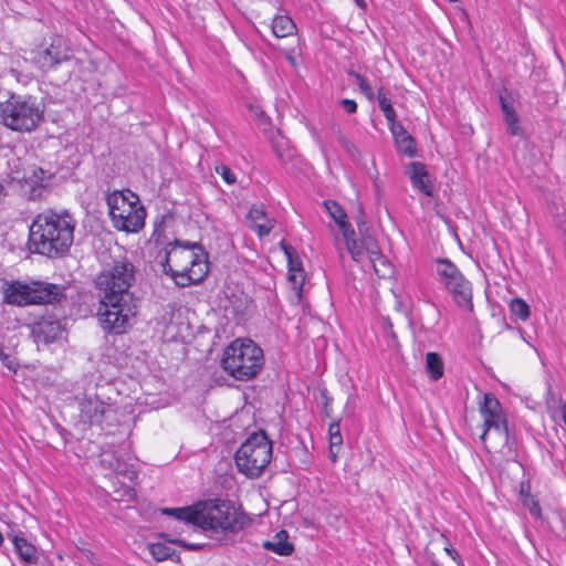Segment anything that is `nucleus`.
Masks as SVG:
<instances>
[{
  "label": "nucleus",
  "instance_id": "f257e3e1",
  "mask_svg": "<svg viewBox=\"0 0 566 566\" xmlns=\"http://www.w3.org/2000/svg\"><path fill=\"white\" fill-rule=\"evenodd\" d=\"M75 227L76 220L67 210H44L31 223L30 251L51 259L65 255L73 244Z\"/></svg>",
  "mask_w": 566,
  "mask_h": 566
},
{
  "label": "nucleus",
  "instance_id": "f03ea898",
  "mask_svg": "<svg viewBox=\"0 0 566 566\" xmlns=\"http://www.w3.org/2000/svg\"><path fill=\"white\" fill-rule=\"evenodd\" d=\"M163 266L177 285L198 284L208 274L207 253L199 243L175 240L166 248Z\"/></svg>",
  "mask_w": 566,
  "mask_h": 566
},
{
  "label": "nucleus",
  "instance_id": "7ed1b4c3",
  "mask_svg": "<svg viewBox=\"0 0 566 566\" xmlns=\"http://www.w3.org/2000/svg\"><path fill=\"white\" fill-rule=\"evenodd\" d=\"M264 363L263 350L251 339H235L223 352L222 367L242 381L254 378Z\"/></svg>",
  "mask_w": 566,
  "mask_h": 566
},
{
  "label": "nucleus",
  "instance_id": "20e7f679",
  "mask_svg": "<svg viewBox=\"0 0 566 566\" xmlns=\"http://www.w3.org/2000/svg\"><path fill=\"white\" fill-rule=\"evenodd\" d=\"M43 108L36 98L30 95L11 94L0 104L2 124L15 132L30 133L43 119Z\"/></svg>",
  "mask_w": 566,
  "mask_h": 566
},
{
  "label": "nucleus",
  "instance_id": "39448f33",
  "mask_svg": "<svg viewBox=\"0 0 566 566\" xmlns=\"http://www.w3.org/2000/svg\"><path fill=\"white\" fill-rule=\"evenodd\" d=\"M106 202L113 226L117 230L137 232L144 227L146 211L133 191H114L107 196Z\"/></svg>",
  "mask_w": 566,
  "mask_h": 566
},
{
  "label": "nucleus",
  "instance_id": "423d86ee",
  "mask_svg": "<svg viewBox=\"0 0 566 566\" xmlns=\"http://www.w3.org/2000/svg\"><path fill=\"white\" fill-rule=\"evenodd\" d=\"M245 524V516L226 501L210 500L197 504L196 526L202 530L238 532Z\"/></svg>",
  "mask_w": 566,
  "mask_h": 566
},
{
  "label": "nucleus",
  "instance_id": "0eeeda50",
  "mask_svg": "<svg viewBox=\"0 0 566 566\" xmlns=\"http://www.w3.org/2000/svg\"><path fill=\"white\" fill-rule=\"evenodd\" d=\"M64 297L63 286L45 282L23 284L15 281L7 284L3 290L4 302L17 306L52 304L61 302Z\"/></svg>",
  "mask_w": 566,
  "mask_h": 566
},
{
  "label": "nucleus",
  "instance_id": "6e6552de",
  "mask_svg": "<svg viewBox=\"0 0 566 566\" xmlns=\"http://www.w3.org/2000/svg\"><path fill=\"white\" fill-rule=\"evenodd\" d=\"M272 458V442L264 431L252 433L235 452L238 470L247 476L259 478Z\"/></svg>",
  "mask_w": 566,
  "mask_h": 566
},
{
  "label": "nucleus",
  "instance_id": "1a4fd4ad",
  "mask_svg": "<svg viewBox=\"0 0 566 566\" xmlns=\"http://www.w3.org/2000/svg\"><path fill=\"white\" fill-rule=\"evenodd\" d=\"M136 300L134 296L115 297L112 302L101 295L97 317L104 331L112 334H123L130 326L136 315Z\"/></svg>",
  "mask_w": 566,
  "mask_h": 566
},
{
  "label": "nucleus",
  "instance_id": "9d476101",
  "mask_svg": "<svg viewBox=\"0 0 566 566\" xmlns=\"http://www.w3.org/2000/svg\"><path fill=\"white\" fill-rule=\"evenodd\" d=\"M134 281L135 266L128 260L123 259L114 261L109 268L98 274L96 286L101 295L106 296L112 302L115 297L134 296L130 292Z\"/></svg>",
  "mask_w": 566,
  "mask_h": 566
},
{
  "label": "nucleus",
  "instance_id": "9b49d317",
  "mask_svg": "<svg viewBox=\"0 0 566 566\" xmlns=\"http://www.w3.org/2000/svg\"><path fill=\"white\" fill-rule=\"evenodd\" d=\"M436 263V272L439 281L452 295L454 302L460 307L472 311L473 303L471 283L449 259H438Z\"/></svg>",
  "mask_w": 566,
  "mask_h": 566
},
{
  "label": "nucleus",
  "instance_id": "f8f14e48",
  "mask_svg": "<svg viewBox=\"0 0 566 566\" xmlns=\"http://www.w3.org/2000/svg\"><path fill=\"white\" fill-rule=\"evenodd\" d=\"M481 413L484 420V430L481 440H485L488 434L494 437L497 442H503L510 450L512 449L507 422L502 413L500 401L491 394L484 395V402L481 407Z\"/></svg>",
  "mask_w": 566,
  "mask_h": 566
},
{
  "label": "nucleus",
  "instance_id": "ddd939ff",
  "mask_svg": "<svg viewBox=\"0 0 566 566\" xmlns=\"http://www.w3.org/2000/svg\"><path fill=\"white\" fill-rule=\"evenodd\" d=\"M72 59V50L62 36H55L49 46L32 52L31 61L42 72L55 69Z\"/></svg>",
  "mask_w": 566,
  "mask_h": 566
},
{
  "label": "nucleus",
  "instance_id": "4468645a",
  "mask_svg": "<svg viewBox=\"0 0 566 566\" xmlns=\"http://www.w3.org/2000/svg\"><path fill=\"white\" fill-rule=\"evenodd\" d=\"M81 419L91 424L111 426L116 420V411L97 396H85L80 400Z\"/></svg>",
  "mask_w": 566,
  "mask_h": 566
},
{
  "label": "nucleus",
  "instance_id": "2eb2a0df",
  "mask_svg": "<svg viewBox=\"0 0 566 566\" xmlns=\"http://www.w3.org/2000/svg\"><path fill=\"white\" fill-rule=\"evenodd\" d=\"M50 176L40 167L33 168L29 175L23 177L20 184V191L29 200H41L49 193L46 180Z\"/></svg>",
  "mask_w": 566,
  "mask_h": 566
},
{
  "label": "nucleus",
  "instance_id": "dca6fc26",
  "mask_svg": "<svg viewBox=\"0 0 566 566\" xmlns=\"http://www.w3.org/2000/svg\"><path fill=\"white\" fill-rule=\"evenodd\" d=\"M32 333L38 342L48 344L62 337L64 328L59 321L45 318L36 323Z\"/></svg>",
  "mask_w": 566,
  "mask_h": 566
},
{
  "label": "nucleus",
  "instance_id": "f3484780",
  "mask_svg": "<svg viewBox=\"0 0 566 566\" xmlns=\"http://www.w3.org/2000/svg\"><path fill=\"white\" fill-rule=\"evenodd\" d=\"M407 175L416 188L427 196L431 195L432 186L429 179V174L422 163H410L407 167Z\"/></svg>",
  "mask_w": 566,
  "mask_h": 566
},
{
  "label": "nucleus",
  "instance_id": "a211bd4d",
  "mask_svg": "<svg viewBox=\"0 0 566 566\" xmlns=\"http://www.w3.org/2000/svg\"><path fill=\"white\" fill-rule=\"evenodd\" d=\"M248 220L250 222V228L254 230L260 238L268 235L274 228L275 223L273 219L266 218L262 207L256 206H253L250 209Z\"/></svg>",
  "mask_w": 566,
  "mask_h": 566
},
{
  "label": "nucleus",
  "instance_id": "6ab92c4d",
  "mask_svg": "<svg viewBox=\"0 0 566 566\" xmlns=\"http://www.w3.org/2000/svg\"><path fill=\"white\" fill-rule=\"evenodd\" d=\"M361 244L367 251V254L369 255V260L373 263L374 270L376 273L380 274V270L377 268L376 262L379 261L385 266V261L380 256L379 248L374 239V237L369 233L368 226H365L361 230H358Z\"/></svg>",
  "mask_w": 566,
  "mask_h": 566
},
{
  "label": "nucleus",
  "instance_id": "aec40b11",
  "mask_svg": "<svg viewBox=\"0 0 566 566\" xmlns=\"http://www.w3.org/2000/svg\"><path fill=\"white\" fill-rule=\"evenodd\" d=\"M324 207L326 208L328 214L333 218V220L339 227L343 237H347L348 231L353 229L350 224L346 221V213L344 209L334 200H325Z\"/></svg>",
  "mask_w": 566,
  "mask_h": 566
},
{
  "label": "nucleus",
  "instance_id": "412c9836",
  "mask_svg": "<svg viewBox=\"0 0 566 566\" xmlns=\"http://www.w3.org/2000/svg\"><path fill=\"white\" fill-rule=\"evenodd\" d=\"M264 547L281 556H287L292 554L294 549L293 545L287 542V533L285 531H280L275 535L274 541L265 542Z\"/></svg>",
  "mask_w": 566,
  "mask_h": 566
},
{
  "label": "nucleus",
  "instance_id": "4be33fe9",
  "mask_svg": "<svg viewBox=\"0 0 566 566\" xmlns=\"http://www.w3.org/2000/svg\"><path fill=\"white\" fill-rule=\"evenodd\" d=\"M296 27L287 15H277L272 22V32L276 38H285L294 33Z\"/></svg>",
  "mask_w": 566,
  "mask_h": 566
},
{
  "label": "nucleus",
  "instance_id": "5701e85b",
  "mask_svg": "<svg viewBox=\"0 0 566 566\" xmlns=\"http://www.w3.org/2000/svg\"><path fill=\"white\" fill-rule=\"evenodd\" d=\"M13 544L19 556L27 563H35L38 559L36 548L24 537L14 536Z\"/></svg>",
  "mask_w": 566,
  "mask_h": 566
},
{
  "label": "nucleus",
  "instance_id": "b1692460",
  "mask_svg": "<svg viewBox=\"0 0 566 566\" xmlns=\"http://www.w3.org/2000/svg\"><path fill=\"white\" fill-rule=\"evenodd\" d=\"M282 247L284 249V252L289 259V274H290V281L293 282V284L296 286V285H300V287L302 286L303 282H304V275H303V270L301 269V264L300 263H295L293 261V252L294 250L289 247V245H285L282 243Z\"/></svg>",
  "mask_w": 566,
  "mask_h": 566
},
{
  "label": "nucleus",
  "instance_id": "393cba45",
  "mask_svg": "<svg viewBox=\"0 0 566 566\" xmlns=\"http://www.w3.org/2000/svg\"><path fill=\"white\" fill-rule=\"evenodd\" d=\"M426 370L434 381L443 376V361L437 353L430 352L426 355Z\"/></svg>",
  "mask_w": 566,
  "mask_h": 566
},
{
  "label": "nucleus",
  "instance_id": "a878e982",
  "mask_svg": "<svg viewBox=\"0 0 566 566\" xmlns=\"http://www.w3.org/2000/svg\"><path fill=\"white\" fill-rule=\"evenodd\" d=\"M163 513L184 521L188 524L196 525L197 520V504L188 507L164 509Z\"/></svg>",
  "mask_w": 566,
  "mask_h": 566
},
{
  "label": "nucleus",
  "instance_id": "bb28decb",
  "mask_svg": "<svg viewBox=\"0 0 566 566\" xmlns=\"http://www.w3.org/2000/svg\"><path fill=\"white\" fill-rule=\"evenodd\" d=\"M346 242V248L352 255V259L356 262H360L364 259V255L367 253L366 249L361 244V240L359 242L355 239V231L350 229L348 231L347 237H344Z\"/></svg>",
  "mask_w": 566,
  "mask_h": 566
},
{
  "label": "nucleus",
  "instance_id": "cd10ccee",
  "mask_svg": "<svg viewBox=\"0 0 566 566\" xmlns=\"http://www.w3.org/2000/svg\"><path fill=\"white\" fill-rule=\"evenodd\" d=\"M377 99L380 109L382 111L385 117L387 120H392V118H396V111L392 107L391 101L387 96V92L384 87H379L377 92Z\"/></svg>",
  "mask_w": 566,
  "mask_h": 566
},
{
  "label": "nucleus",
  "instance_id": "c85d7f7f",
  "mask_svg": "<svg viewBox=\"0 0 566 566\" xmlns=\"http://www.w3.org/2000/svg\"><path fill=\"white\" fill-rule=\"evenodd\" d=\"M510 310L521 321L528 319L531 314L528 304L520 297L513 298L510 302Z\"/></svg>",
  "mask_w": 566,
  "mask_h": 566
},
{
  "label": "nucleus",
  "instance_id": "c756f323",
  "mask_svg": "<svg viewBox=\"0 0 566 566\" xmlns=\"http://www.w3.org/2000/svg\"><path fill=\"white\" fill-rule=\"evenodd\" d=\"M148 548L151 556L157 562L166 560L170 558L175 553V551L170 546L163 543H153L148 546Z\"/></svg>",
  "mask_w": 566,
  "mask_h": 566
},
{
  "label": "nucleus",
  "instance_id": "7c9ffc66",
  "mask_svg": "<svg viewBox=\"0 0 566 566\" xmlns=\"http://www.w3.org/2000/svg\"><path fill=\"white\" fill-rule=\"evenodd\" d=\"M398 150L406 156L412 157L416 155L415 139L411 135L400 138L395 142Z\"/></svg>",
  "mask_w": 566,
  "mask_h": 566
},
{
  "label": "nucleus",
  "instance_id": "2f4dec72",
  "mask_svg": "<svg viewBox=\"0 0 566 566\" xmlns=\"http://www.w3.org/2000/svg\"><path fill=\"white\" fill-rule=\"evenodd\" d=\"M113 472L127 478L129 481H134L135 479H137V472L134 465L129 464L124 459H120L118 464H116V467L114 468Z\"/></svg>",
  "mask_w": 566,
  "mask_h": 566
},
{
  "label": "nucleus",
  "instance_id": "473e14b6",
  "mask_svg": "<svg viewBox=\"0 0 566 566\" xmlns=\"http://www.w3.org/2000/svg\"><path fill=\"white\" fill-rule=\"evenodd\" d=\"M120 459L122 458L114 451H103L101 453L99 463L103 468L113 471Z\"/></svg>",
  "mask_w": 566,
  "mask_h": 566
},
{
  "label": "nucleus",
  "instance_id": "72a5a7b5",
  "mask_svg": "<svg viewBox=\"0 0 566 566\" xmlns=\"http://www.w3.org/2000/svg\"><path fill=\"white\" fill-rule=\"evenodd\" d=\"M328 433H329V444H331L329 449L333 452V449L335 447H340L343 443V438L340 434V427H339L338 421L331 423Z\"/></svg>",
  "mask_w": 566,
  "mask_h": 566
},
{
  "label": "nucleus",
  "instance_id": "f704fd0d",
  "mask_svg": "<svg viewBox=\"0 0 566 566\" xmlns=\"http://www.w3.org/2000/svg\"><path fill=\"white\" fill-rule=\"evenodd\" d=\"M388 122V125H389V129L394 136V139L395 142L400 139V138H403V137H407L408 135H410L406 128L403 127V125L399 122L396 120V118H392V120H387Z\"/></svg>",
  "mask_w": 566,
  "mask_h": 566
},
{
  "label": "nucleus",
  "instance_id": "c9c22d12",
  "mask_svg": "<svg viewBox=\"0 0 566 566\" xmlns=\"http://www.w3.org/2000/svg\"><path fill=\"white\" fill-rule=\"evenodd\" d=\"M114 494H115L114 495L115 501L132 502V501H134V499L136 496L135 490L130 486H124L122 490L115 489Z\"/></svg>",
  "mask_w": 566,
  "mask_h": 566
},
{
  "label": "nucleus",
  "instance_id": "e433bc0d",
  "mask_svg": "<svg viewBox=\"0 0 566 566\" xmlns=\"http://www.w3.org/2000/svg\"><path fill=\"white\" fill-rule=\"evenodd\" d=\"M504 122L507 126L510 134L517 136L522 133V129L518 125V118L515 113L505 116Z\"/></svg>",
  "mask_w": 566,
  "mask_h": 566
},
{
  "label": "nucleus",
  "instance_id": "4c0bfd02",
  "mask_svg": "<svg viewBox=\"0 0 566 566\" xmlns=\"http://www.w3.org/2000/svg\"><path fill=\"white\" fill-rule=\"evenodd\" d=\"M525 507L528 509L530 513L536 518L542 517V510L538 502L533 496H526L523 501Z\"/></svg>",
  "mask_w": 566,
  "mask_h": 566
},
{
  "label": "nucleus",
  "instance_id": "58836bf2",
  "mask_svg": "<svg viewBox=\"0 0 566 566\" xmlns=\"http://www.w3.org/2000/svg\"><path fill=\"white\" fill-rule=\"evenodd\" d=\"M216 171L223 178V180L232 185L237 181L235 174L226 165H220L216 167Z\"/></svg>",
  "mask_w": 566,
  "mask_h": 566
},
{
  "label": "nucleus",
  "instance_id": "ea45409f",
  "mask_svg": "<svg viewBox=\"0 0 566 566\" xmlns=\"http://www.w3.org/2000/svg\"><path fill=\"white\" fill-rule=\"evenodd\" d=\"M440 537L444 541V552L453 559L457 562L458 566H464L462 560L460 559V556L459 554L457 553V551L451 546V544L449 543L448 538L446 537L444 534H440Z\"/></svg>",
  "mask_w": 566,
  "mask_h": 566
},
{
  "label": "nucleus",
  "instance_id": "a19ab883",
  "mask_svg": "<svg viewBox=\"0 0 566 566\" xmlns=\"http://www.w3.org/2000/svg\"><path fill=\"white\" fill-rule=\"evenodd\" d=\"M337 140L342 145L344 149H346L349 154H354L356 151V147L353 143L339 130L337 129Z\"/></svg>",
  "mask_w": 566,
  "mask_h": 566
},
{
  "label": "nucleus",
  "instance_id": "79ce46f5",
  "mask_svg": "<svg viewBox=\"0 0 566 566\" xmlns=\"http://www.w3.org/2000/svg\"><path fill=\"white\" fill-rule=\"evenodd\" d=\"M340 105L348 114H353L357 111V103L354 99L344 98L340 101Z\"/></svg>",
  "mask_w": 566,
  "mask_h": 566
},
{
  "label": "nucleus",
  "instance_id": "37998d69",
  "mask_svg": "<svg viewBox=\"0 0 566 566\" xmlns=\"http://www.w3.org/2000/svg\"><path fill=\"white\" fill-rule=\"evenodd\" d=\"M348 75L352 76L356 81L360 91H364L365 87L369 86L367 81L359 73H357L355 71H348Z\"/></svg>",
  "mask_w": 566,
  "mask_h": 566
},
{
  "label": "nucleus",
  "instance_id": "c03bdc74",
  "mask_svg": "<svg viewBox=\"0 0 566 566\" xmlns=\"http://www.w3.org/2000/svg\"><path fill=\"white\" fill-rule=\"evenodd\" d=\"M171 542L177 544V545H179V546H182V547H185V548H187L189 551H193V552L199 551V549L202 548L201 544H189V543H186L182 539H174Z\"/></svg>",
  "mask_w": 566,
  "mask_h": 566
},
{
  "label": "nucleus",
  "instance_id": "a18cd8bd",
  "mask_svg": "<svg viewBox=\"0 0 566 566\" xmlns=\"http://www.w3.org/2000/svg\"><path fill=\"white\" fill-rule=\"evenodd\" d=\"M500 102H501V108L504 114V117L507 116L509 114L515 113L514 108L505 101L504 97L501 96Z\"/></svg>",
  "mask_w": 566,
  "mask_h": 566
},
{
  "label": "nucleus",
  "instance_id": "49530a36",
  "mask_svg": "<svg viewBox=\"0 0 566 566\" xmlns=\"http://www.w3.org/2000/svg\"><path fill=\"white\" fill-rule=\"evenodd\" d=\"M356 223H357L358 230H361L365 226H367L365 214L361 211H359V214L356 219Z\"/></svg>",
  "mask_w": 566,
  "mask_h": 566
},
{
  "label": "nucleus",
  "instance_id": "de8ad7c7",
  "mask_svg": "<svg viewBox=\"0 0 566 566\" xmlns=\"http://www.w3.org/2000/svg\"><path fill=\"white\" fill-rule=\"evenodd\" d=\"M361 93L370 101L374 99L375 97L374 90L371 88L370 85L365 87L364 91H361Z\"/></svg>",
  "mask_w": 566,
  "mask_h": 566
},
{
  "label": "nucleus",
  "instance_id": "09e8293b",
  "mask_svg": "<svg viewBox=\"0 0 566 566\" xmlns=\"http://www.w3.org/2000/svg\"><path fill=\"white\" fill-rule=\"evenodd\" d=\"M361 93L370 101L374 99L375 97L374 90L371 88L370 85L365 87L364 91H361Z\"/></svg>",
  "mask_w": 566,
  "mask_h": 566
},
{
  "label": "nucleus",
  "instance_id": "8fccbe9b",
  "mask_svg": "<svg viewBox=\"0 0 566 566\" xmlns=\"http://www.w3.org/2000/svg\"><path fill=\"white\" fill-rule=\"evenodd\" d=\"M322 396H323V398L325 399V402H324V409H325V411L327 412V408H328V406H329V403H331L332 399H331L329 397H327V395H326V392H325V391H323V392H322Z\"/></svg>",
  "mask_w": 566,
  "mask_h": 566
},
{
  "label": "nucleus",
  "instance_id": "3c124183",
  "mask_svg": "<svg viewBox=\"0 0 566 566\" xmlns=\"http://www.w3.org/2000/svg\"><path fill=\"white\" fill-rule=\"evenodd\" d=\"M355 405V396H349L347 403H346V410H348L350 407H354Z\"/></svg>",
  "mask_w": 566,
  "mask_h": 566
},
{
  "label": "nucleus",
  "instance_id": "603ef678",
  "mask_svg": "<svg viewBox=\"0 0 566 566\" xmlns=\"http://www.w3.org/2000/svg\"><path fill=\"white\" fill-rule=\"evenodd\" d=\"M562 417L566 424V401L562 405Z\"/></svg>",
  "mask_w": 566,
  "mask_h": 566
},
{
  "label": "nucleus",
  "instance_id": "864d4df0",
  "mask_svg": "<svg viewBox=\"0 0 566 566\" xmlns=\"http://www.w3.org/2000/svg\"><path fill=\"white\" fill-rule=\"evenodd\" d=\"M354 1H355V3H356L359 8H361V9L366 8V2H365V0H354Z\"/></svg>",
  "mask_w": 566,
  "mask_h": 566
},
{
  "label": "nucleus",
  "instance_id": "5fc2aeb1",
  "mask_svg": "<svg viewBox=\"0 0 566 566\" xmlns=\"http://www.w3.org/2000/svg\"><path fill=\"white\" fill-rule=\"evenodd\" d=\"M4 195V188L3 186L0 184V197Z\"/></svg>",
  "mask_w": 566,
  "mask_h": 566
},
{
  "label": "nucleus",
  "instance_id": "6e6d98bb",
  "mask_svg": "<svg viewBox=\"0 0 566 566\" xmlns=\"http://www.w3.org/2000/svg\"><path fill=\"white\" fill-rule=\"evenodd\" d=\"M331 454H332V460L335 461L336 460V453L333 451H331Z\"/></svg>",
  "mask_w": 566,
  "mask_h": 566
},
{
  "label": "nucleus",
  "instance_id": "4d7b16f0",
  "mask_svg": "<svg viewBox=\"0 0 566 566\" xmlns=\"http://www.w3.org/2000/svg\"><path fill=\"white\" fill-rule=\"evenodd\" d=\"M2 543H3V536H2V534L0 533V546L2 545Z\"/></svg>",
  "mask_w": 566,
  "mask_h": 566
}]
</instances>
